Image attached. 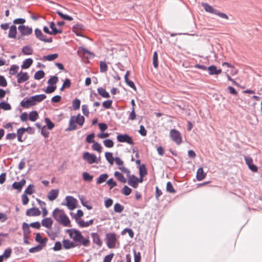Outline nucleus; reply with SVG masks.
Segmentation results:
<instances>
[{"mask_svg":"<svg viewBox=\"0 0 262 262\" xmlns=\"http://www.w3.org/2000/svg\"><path fill=\"white\" fill-rule=\"evenodd\" d=\"M52 216L59 224L64 227H71L70 220L63 210L56 208L52 212Z\"/></svg>","mask_w":262,"mask_h":262,"instance_id":"nucleus-1","label":"nucleus"},{"mask_svg":"<svg viewBox=\"0 0 262 262\" xmlns=\"http://www.w3.org/2000/svg\"><path fill=\"white\" fill-rule=\"evenodd\" d=\"M202 6L206 12L217 15L223 18H225L226 19H228V16H227V14L224 13H221L217 9H214L211 6L209 5L208 4L203 3H202Z\"/></svg>","mask_w":262,"mask_h":262,"instance_id":"nucleus-2","label":"nucleus"},{"mask_svg":"<svg viewBox=\"0 0 262 262\" xmlns=\"http://www.w3.org/2000/svg\"><path fill=\"white\" fill-rule=\"evenodd\" d=\"M66 202H62L61 204L66 206L70 210H73L76 208L78 203L77 200L72 196H67L65 198Z\"/></svg>","mask_w":262,"mask_h":262,"instance_id":"nucleus-3","label":"nucleus"},{"mask_svg":"<svg viewBox=\"0 0 262 262\" xmlns=\"http://www.w3.org/2000/svg\"><path fill=\"white\" fill-rule=\"evenodd\" d=\"M82 158L83 160L86 161L89 164L99 163L100 161V158H97L95 155L91 154L88 151L83 153Z\"/></svg>","mask_w":262,"mask_h":262,"instance_id":"nucleus-4","label":"nucleus"},{"mask_svg":"<svg viewBox=\"0 0 262 262\" xmlns=\"http://www.w3.org/2000/svg\"><path fill=\"white\" fill-rule=\"evenodd\" d=\"M106 244L108 248H114L117 241L116 235L114 233H107L105 235Z\"/></svg>","mask_w":262,"mask_h":262,"instance_id":"nucleus-5","label":"nucleus"},{"mask_svg":"<svg viewBox=\"0 0 262 262\" xmlns=\"http://www.w3.org/2000/svg\"><path fill=\"white\" fill-rule=\"evenodd\" d=\"M169 136L171 139L177 145H180L182 142V138L181 133L175 129H172L170 130Z\"/></svg>","mask_w":262,"mask_h":262,"instance_id":"nucleus-6","label":"nucleus"},{"mask_svg":"<svg viewBox=\"0 0 262 262\" xmlns=\"http://www.w3.org/2000/svg\"><path fill=\"white\" fill-rule=\"evenodd\" d=\"M117 140L119 142L126 143L129 145H134V142L132 137L128 134H119L117 136Z\"/></svg>","mask_w":262,"mask_h":262,"instance_id":"nucleus-7","label":"nucleus"},{"mask_svg":"<svg viewBox=\"0 0 262 262\" xmlns=\"http://www.w3.org/2000/svg\"><path fill=\"white\" fill-rule=\"evenodd\" d=\"M34 33L35 36L37 38H38L39 40L43 41L45 42H49L51 43L52 42V37L47 38L46 35H45L41 32V31L36 28L34 30Z\"/></svg>","mask_w":262,"mask_h":262,"instance_id":"nucleus-8","label":"nucleus"},{"mask_svg":"<svg viewBox=\"0 0 262 262\" xmlns=\"http://www.w3.org/2000/svg\"><path fill=\"white\" fill-rule=\"evenodd\" d=\"M20 105L23 108H28L31 106H34L35 103L31 99V97H30V98H25L21 101Z\"/></svg>","mask_w":262,"mask_h":262,"instance_id":"nucleus-9","label":"nucleus"},{"mask_svg":"<svg viewBox=\"0 0 262 262\" xmlns=\"http://www.w3.org/2000/svg\"><path fill=\"white\" fill-rule=\"evenodd\" d=\"M244 159L249 168L253 172H257L258 168L256 166L253 164L252 159L249 156H245Z\"/></svg>","mask_w":262,"mask_h":262,"instance_id":"nucleus-10","label":"nucleus"},{"mask_svg":"<svg viewBox=\"0 0 262 262\" xmlns=\"http://www.w3.org/2000/svg\"><path fill=\"white\" fill-rule=\"evenodd\" d=\"M18 29L23 36L29 35L32 33V28L25 25H20Z\"/></svg>","mask_w":262,"mask_h":262,"instance_id":"nucleus-11","label":"nucleus"},{"mask_svg":"<svg viewBox=\"0 0 262 262\" xmlns=\"http://www.w3.org/2000/svg\"><path fill=\"white\" fill-rule=\"evenodd\" d=\"M16 77L17 79V82L18 83H21L24 82H25L27 81L29 78V76L27 72H22L18 73L16 75Z\"/></svg>","mask_w":262,"mask_h":262,"instance_id":"nucleus-12","label":"nucleus"},{"mask_svg":"<svg viewBox=\"0 0 262 262\" xmlns=\"http://www.w3.org/2000/svg\"><path fill=\"white\" fill-rule=\"evenodd\" d=\"M70 237L72 238L74 241L77 242L80 241V239L83 238V235L79 231L75 229L73 233H70Z\"/></svg>","mask_w":262,"mask_h":262,"instance_id":"nucleus-13","label":"nucleus"},{"mask_svg":"<svg viewBox=\"0 0 262 262\" xmlns=\"http://www.w3.org/2000/svg\"><path fill=\"white\" fill-rule=\"evenodd\" d=\"M128 177V184L134 188H137L138 186V184L137 183V177L134 174H129Z\"/></svg>","mask_w":262,"mask_h":262,"instance_id":"nucleus-14","label":"nucleus"},{"mask_svg":"<svg viewBox=\"0 0 262 262\" xmlns=\"http://www.w3.org/2000/svg\"><path fill=\"white\" fill-rule=\"evenodd\" d=\"M40 214V211L37 208H31L26 211V215L29 216H36Z\"/></svg>","mask_w":262,"mask_h":262,"instance_id":"nucleus-15","label":"nucleus"},{"mask_svg":"<svg viewBox=\"0 0 262 262\" xmlns=\"http://www.w3.org/2000/svg\"><path fill=\"white\" fill-rule=\"evenodd\" d=\"M58 193L59 190L58 189H52L49 192L48 194V199L50 201H53L57 198Z\"/></svg>","mask_w":262,"mask_h":262,"instance_id":"nucleus-16","label":"nucleus"},{"mask_svg":"<svg viewBox=\"0 0 262 262\" xmlns=\"http://www.w3.org/2000/svg\"><path fill=\"white\" fill-rule=\"evenodd\" d=\"M209 71V74L210 75H219L222 73L221 69H217L216 67L215 66H210L207 69Z\"/></svg>","mask_w":262,"mask_h":262,"instance_id":"nucleus-17","label":"nucleus"},{"mask_svg":"<svg viewBox=\"0 0 262 262\" xmlns=\"http://www.w3.org/2000/svg\"><path fill=\"white\" fill-rule=\"evenodd\" d=\"M47 240L48 239L47 238H42L39 233H37L36 234L35 237V241L37 243H39L38 245H41V247H44L46 245Z\"/></svg>","mask_w":262,"mask_h":262,"instance_id":"nucleus-18","label":"nucleus"},{"mask_svg":"<svg viewBox=\"0 0 262 262\" xmlns=\"http://www.w3.org/2000/svg\"><path fill=\"white\" fill-rule=\"evenodd\" d=\"M26 184V180L25 179L21 180L19 182H15L12 184V187L14 189H16L20 191L22 187L25 185Z\"/></svg>","mask_w":262,"mask_h":262,"instance_id":"nucleus-19","label":"nucleus"},{"mask_svg":"<svg viewBox=\"0 0 262 262\" xmlns=\"http://www.w3.org/2000/svg\"><path fill=\"white\" fill-rule=\"evenodd\" d=\"M12 250L10 248L6 249L4 253L0 255V262H3L4 260H6L10 256Z\"/></svg>","mask_w":262,"mask_h":262,"instance_id":"nucleus-20","label":"nucleus"},{"mask_svg":"<svg viewBox=\"0 0 262 262\" xmlns=\"http://www.w3.org/2000/svg\"><path fill=\"white\" fill-rule=\"evenodd\" d=\"M91 236L93 238V242L99 247L102 245V242L100 238L99 235L97 233H92Z\"/></svg>","mask_w":262,"mask_h":262,"instance_id":"nucleus-21","label":"nucleus"},{"mask_svg":"<svg viewBox=\"0 0 262 262\" xmlns=\"http://www.w3.org/2000/svg\"><path fill=\"white\" fill-rule=\"evenodd\" d=\"M53 220L50 217H47L43 219L41 221V224L43 227L50 229L53 225Z\"/></svg>","mask_w":262,"mask_h":262,"instance_id":"nucleus-22","label":"nucleus"},{"mask_svg":"<svg viewBox=\"0 0 262 262\" xmlns=\"http://www.w3.org/2000/svg\"><path fill=\"white\" fill-rule=\"evenodd\" d=\"M30 227H31L30 226V224L29 225L28 224L25 222L23 223L22 225V229L23 231V234L25 238L26 237V236H28L31 233Z\"/></svg>","mask_w":262,"mask_h":262,"instance_id":"nucleus-23","label":"nucleus"},{"mask_svg":"<svg viewBox=\"0 0 262 262\" xmlns=\"http://www.w3.org/2000/svg\"><path fill=\"white\" fill-rule=\"evenodd\" d=\"M206 173L204 172L203 168H199L196 172V178L198 181H202L205 178Z\"/></svg>","mask_w":262,"mask_h":262,"instance_id":"nucleus-24","label":"nucleus"},{"mask_svg":"<svg viewBox=\"0 0 262 262\" xmlns=\"http://www.w3.org/2000/svg\"><path fill=\"white\" fill-rule=\"evenodd\" d=\"M46 95L45 94H40L31 96V99L33 100L36 105L37 102H40L46 98Z\"/></svg>","mask_w":262,"mask_h":262,"instance_id":"nucleus-25","label":"nucleus"},{"mask_svg":"<svg viewBox=\"0 0 262 262\" xmlns=\"http://www.w3.org/2000/svg\"><path fill=\"white\" fill-rule=\"evenodd\" d=\"M71 117H73L74 118V121L80 126H82L83 124L85 119L83 116H81L79 114L76 116H72Z\"/></svg>","mask_w":262,"mask_h":262,"instance_id":"nucleus-26","label":"nucleus"},{"mask_svg":"<svg viewBox=\"0 0 262 262\" xmlns=\"http://www.w3.org/2000/svg\"><path fill=\"white\" fill-rule=\"evenodd\" d=\"M77 54L79 56H86V54H89L91 55H93V53H92L90 51L86 50V49L82 47H80L78 48V51H77Z\"/></svg>","mask_w":262,"mask_h":262,"instance_id":"nucleus-27","label":"nucleus"},{"mask_svg":"<svg viewBox=\"0 0 262 262\" xmlns=\"http://www.w3.org/2000/svg\"><path fill=\"white\" fill-rule=\"evenodd\" d=\"M74 118L73 117H71L69 124L68 127L66 129V131H72L76 129L77 126L76 125V122L74 120Z\"/></svg>","mask_w":262,"mask_h":262,"instance_id":"nucleus-28","label":"nucleus"},{"mask_svg":"<svg viewBox=\"0 0 262 262\" xmlns=\"http://www.w3.org/2000/svg\"><path fill=\"white\" fill-rule=\"evenodd\" d=\"M17 33V28L14 25H12L9 30L8 37L11 38H14L16 37V34Z\"/></svg>","mask_w":262,"mask_h":262,"instance_id":"nucleus-29","label":"nucleus"},{"mask_svg":"<svg viewBox=\"0 0 262 262\" xmlns=\"http://www.w3.org/2000/svg\"><path fill=\"white\" fill-rule=\"evenodd\" d=\"M129 75V72L128 71H126V74L124 76V79H125V82L126 83V84L130 88H133V89L134 90H136V86L134 83V82L131 81V80H129L128 79V75Z\"/></svg>","mask_w":262,"mask_h":262,"instance_id":"nucleus-30","label":"nucleus"},{"mask_svg":"<svg viewBox=\"0 0 262 262\" xmlns=\"http://www.w3.org/2000/svg\"><path fill=\"white\" fill-rule=\"evenodd\" d=\"M98 94L102 97L108 98H110V95L109 93L105 91L104 89L102 87H99L97 89Z\"/></svg>","mask_w":262,"mask_h":262,"instance_id":"nucleus-31","label":"nucleus"},{"mask_svg":"<svg viewBox=\"0 0 262 262\" xmlns=\"http://www.w3.org/2000/svg\"><path fill=\"white\" fill-rule=\"evenodd\" d=\"M33 59L32 58H28L25 59L23 63V64L21 66V67L23 69H28L32 64Z\"/></svg>","mask_w":262,"mask_h":262,"instance_id":"nucleus-32","label":"nucleus"},{"mask_svg":"<svg viewBox=\"0 0 262 262\" xmlns=\"http://www.w3.org/2000/svg\"><path fill=\"white\" fill-rule=\"evenodd\" d=\"M33 50L29 46H26L22 48L21 52L24 55H29L33 53Z\"/></svg>","mask_w":262,"mask_h":262,"instance_id":"nucleus-33","label":"nucleus"},{"mask_svg":"<svg viewBox=\"0 0 262 262\" xmlns=\"http://www.w3.org/2000/svg\"><path fill=\"white\" fill-rule=\"evenodd\" d=\"M63 246L66 249H69L75 247L74 244L69 240L64 239L63 241Z\"/></svg>","mask_w":262,"mask_h":262,"instance_id":"nucleus-34","label":"nucleus"},{"mask_svg":"<svg viewBox=\"0 0 262 262\" xmlns=\"http://www.w3.org/2000/svg\"><path fill=\"white\" fill-rule=\"evenodd\" d=\"M25 128L21 127L17 129L16 136H17V140L19 142H23L24 140L22 139V137L25 133Z\"/></svg>","mask_w":262,"mask_h":262,"instance_id":"nucleus-35","label":"nucleus"},{"mask_svg":"<svg viewBox=\"0 0 262 262\" xmlns=\"http://www.w3.org/2000/svg\"><path fill=\"white\" fill-rule=\"evenodd\" d=\"M114 176L117 179V180H118L121 183H125L126 182V179L121 173L118 171H115L114 173Z\"/></svg>","mask_w":262,"mask_h":262,"instance_id":"nucleus-36","label":"nucleus"},{"mask_svg":"<svg viewBox=\"0 0 262 262\" xmlns=\"http://www.w3.org/2000/svg\"><path fill=\"white\" fill-rule=\"evenodd\" d=\"M105 157L108 162L111 165H113L115 160V158H114L113 156V154L110 152H106L105 153Z\"/></svg>","mask_w":262,"mask_h":262,"instance_id":"nucleus-37","label":"nucleus"},{"mask_svg":"<svg viewBox=\"0 0 262 262\" xmlns=\"http://www.w3.org/2000/svg\"><path fill=\"white\" fill-rule=\"evenodd\" d=\"M38 117V113L35 111L31 112L29 115V119L32 122L35 121Z\"/></svg>","mask_w":262,"mask_h":262,"instance_id":"nucleus-38","label":"nucleus"},{"mask_svg":"<svg viewBox=\"0 0 262 262\" xmlns=\"http://www.w3.org/2000/svg\"><path fill=\"white\" fill-rule=\"evenodd\" d=\"M108 176L107 173H103L100 174L97 179V184H100L104 182L108 178Z\"/></svg>","mask_w":262,"mask_h":262,"instance_id":"nucleus-39","label":"nucleus"},{"mask_svg":"<svg viewBox=\"0 0 262 262\" xmlns=\"http://www.w3.org/2000/svg\"><path fill=\"white\" fill-rule=\"evenodd\" d=\"M56 13L63 19L69 20V21H72L73 19V17H72L71 16H69L68 15H67V14H64L62 13L60 11H57Z\"/></svg>","mask_w":262,"mask_h":262,"instance_id":"nucleus-40","label":"nucleus"},{"mask_svg":"<svg viewBox=\"0 0 262 262\" xmlns=\"http://www.w3.org/2000/svg\"><path fill=\"white\" fill-rule=\"evenodd\" d=\"M72 106L74 110H77L80 108V100L79 99H75L72 101Z\"/></svg>","mask_w":262,"mask_h":262,"instance_id":"nucleus-41","label":"nucleus"},{"mask_svg":"<svg viewBox=\"0 0 262 262\" xmlns=\"http://www.w3.org/2000/svg\"><path fill=\"white\" fill-rule=\"evenodd\" d=\"M76 222L80 227H87L89 226V224H87L86 222H84L81 219L76 217Z\"/></svg>","mask_w":262,"mask_h":262,"instance_id":"nucleus-42","label":"nucleus"},{"mask_svg":"<svg viewBox=\"0 0 262 262\" xmlns=\"http://www.w3.org/2000/svg\"><path fill=\"white\" fill-rule=\"evenodd\" d=\"M58 57V55L56 53L44 56L43 59L48 61H52L56 59Z\"/></svg>","mask_w":262,"mask_h":262,"instance_id":"nucleus-43","label":"nucleus"},{"mask_svg":"<svg viewBox=\"0 0 262 262\" xmlns=\"http://www.w3.org/2000/svg\"><path fill=\"white\" fill-rule=\"evenodd\" d=\"M82 178L85 181L91 182L93 180V176L87 172H84L82 173Z\"/></svg>","mask_w":262,"mask_h":262,"instance_id":"nucleus-44","label":"nucleus"},{"mask_svg":"<svg viewBox=\"0 0 262 262\" xmlns=\"http://www.w3.org/2000/svg\"><path fill=\"white\" fill-rule=\"evenodd\" d=\"M45 76V73L42 70H39L35 73L34 75V78L36 80H40L41 78H43Z\"/></svg>","mask_w":262,"mask_h":262,"instance_id":"nucleus-45","label":"nucleus"},{"mask_svg":"<svg viewBox=\"0 0 262 262\" xmlns=\"http://www.w3.org/2000/svg\"><path fill=\"white\" fill-rule=\"evenodd\" d=\"M147 174V171L145 165H142L139 168V174L140 177H144Z\"/></svg>","mask_w":262,"mask_h":262,"instance_id":"nucleus-46","label":"nucleus"},{"mask_svg":"<svg viewBox=\"0 0 262 262\" xmlns=\"http://www.w3.org/2000/svg\"><path fill=\"white\" fill-rule=\"evenodd\" d=\"M107 70V66L105 61H101L100 62V71L101 73L105 72Z\"/></svg>","mask_w":262,"mask_h":262,"instance_id":"nucleus-47","label":"nucleus"},{"mask_svg":"<svg viewBox=\"0 0 262 262\" xmlns=\"http://www.w3.org/2000/svg\"><path fill=\"white\" fill-rule=\"evenodd\" d=\"M132 189L128 187L127 186L125 185L121 190V192L125 195H128L132 192Z\"/></svg>","mask_w":262,"mask_h":262,"instance_id":"nucleus-48","label":"nucleus"},{"mask_svg":"<svg viewBox=\"0 0 262 262\" xmlns=\"http://www.w3.org/2000/svg\"><path fill=\"white\" fill-rule=\"evenodd\" d=\"M58 78L56 76H53L48 80V83L50 85L55 84L58 81Z\"/></svg>","mask_w":262,"mask_h":262,"instance_id":"nucleus-49","label":"nucleus"},{"mask_svg":"<svg viewBox=\"0 0 262 262\" xmlns=\"http://www.w3.org/2000/svg\"><path fill=\"white\" fill-rule=\"evenodd\" d=\"M2 108L4 110L8 111L11 108L10 104L5 102H2L0 103V108Z\"/></svg>","mask_w":262,"mask_h":262,"instance_id":"nucleus-50","label":"nucleus"},{"mask_svg":"<svg viewBox=\"0 0 262 262\" xmlns=\"http://www.w3.org/2000/svg\"><path fill=\"white\" fill-rule=\"evenodd\" d=\"M124 207L120 204L116 203L114 205V211L117 213H121L123 211Z\"/></svg>","mask_w":262,"mask_h":262,"instance_id":"nucleus-51","label":"nucleus"},{"mask_svg":"<svg viewBox=\"0 0 262 262\" xmlns=\"http://www.w3.org/2000/svg\"><path fill=\"white\" fill-rule=\"evenodd\" d=\"M153 65H154V67L155 68H157L158 67V66H159V63H158V54H157V52L156 51H155L154 53V55H153Z\"/></svg>","mask_w":262,"mask_h":262,"instance_id":"nucleus-52","label":"nucleus"},{"mask_svg":"<svg viewBox=\"0 0 262 262\" xmlns=\"http://www.w3.org/2000/svg\"><path fill=\"white\" fill-rule=\"evenodd\" d=\"M93 144L92 145L93 149L94 150H96L97 151H98L99 152H101L102 147H101L100 144H99V143L96 142L95 141H94V142H93Z\"/></svg>","mask_w":262,"mask_h":262,"instance_id":"nucleus-53","label":"nucleus"},{"mask_svg":"<svg viewBox=\"0 0 262 262\" xmlns=\"http://www.w3.org/2000/svg\"><path fill=\"white\" fill-rule=\"evenodd\" d=\"M19 69V67L17 65H12L10 69L9 74L12 75H15L17 72V70Z\"/></svg>","mask_w":262,"mask_h":262,"instance_id":"nucleus-54","label":"nucleus"},{"mask_svg":"<svg viewBox=\"0 0 262 262\" xmlns=\"http://www.w3.org/2000/svg\"><path fill=\"white\" fill-rule=\"evenodd\" d=\"M45 121L47 124V127L49 129L51 130L54 127V124L48 118L45 119Z\"/></svg>","mask_w":262,"mask_h":262,"instance_id":"nucleus-55","label":"nucleus"},{"mask_svg":"<svg viewBox=\"0 0 262 262\" xmlns=\"http://www.w3.org/2000/svg\"><path fill=\"white\" fill-rule=\"evenodd\" d=\"M166 190L170 193L176 192V190H174L173 185L170 182H168L167 183Z\"/></svg>","mask_w":262,"mask_h":262,"instance_id":"nucleus-56","label":"nucleus"},{"mask_svg":"<svg viewBox=\"0 0 262 262\" xmlns=\"http://www.w3.org/2000/svg\"><path fill=\"white\" fill-rule=\"evenodd\" d=\"M104 146L108 148L112 147L114 146V142L111 139H106L103 141Z\"/></svg>","mask_w":262,"mask_h":262,"instance_id":"nucleus-57","label":"nucleus"},{"mask_svg":"<svg viewBox=\"0 0 262 262\" xmlns=\"http://www.w3.org/2000/svg\"><path fill=\"white\" fill-rule=\"evenodd\" d=\"M113 103V101L111 100H107L106 101H104L102 103V106L104 108L106 109L110 108L111 107L112 104Z\"/></svg>","mask_w":262,"mask_h":262,"instance_id":"nucleus-58","label":"nucleus"},{"mask_svg":"<svg viewBox=\"0 0 262 262\" xmlns=\"http://www.w3.org/2000/svg\"><path fill=\"white\" fill-rule=\"evenodd\" d=\"M56 89V86L55 85H49L47 86L45 92L47 94H51L54 92Z\"/></svg>","mask_w":262,"mask_h":262,"instance_id":"nucleus-59","label":"nucleus"},{"mask_svg":"<svg viewBox=\"0 0 262 262\" xmlns=\"http://www.w3.org/2000/svg\"><path fill=\"white\" fill-rule=\"evenodd\" d=\"M43 247H41V245H37L36 247H32L29 249V252L30 253H34L36 252H38L41 251Z\"/></svg>","mask_w":262,"mask_h":262,"instance_id":"nucleus-60","label":"nucleus"},{"mask_svg":"<svg viewBox=\"0 0 262 262\" xmlns=\"http://www.w3.org/2000/svg\"><path fill=\"white\" fill-rule=\"evenodd\" d=\"M81 110H82L83 114L85 116H89V111L88 106L87 105L83 104L82 105V106H81Z\"/></svg>","mask_w":262,"mask_h":262,"instance_id":"nucleus-61","label":"nucleus"},{"mask_svg":"<svg viewBox=\"0 0 262 262\" xmlns=\"http://www.w3.org/2000/svg\"><path fill=\"white\" fill-rule=\"evenodd\" d=\"M33 187L34 186L33 185H29L26 189L25 193L29 195L32 194L33 193Z\"/></svg>","mask_w":262,"mask_h":262,"instance_id":"nucleus-62","label":"nucleus"},{"mask_svg":"<svg viewBox=\"0 0 262 262\" xmlns=\"http://www.w3.org/2000/svg\"><path fill=\"white\" fill-rule=\"evenodd\" d=\"M95 137V134L92 133L89 134L86 138V141L88 143H91L94 142V138Z\"/></svg>","mask_w":262,"mask_h":262,"instance_id":"nucleus-63","label":"nucleus"},{"mask_svg":"<svg viewBox=\"0 0 262 262\" xmlns=\"http://www.w3.org/2000/svg\"><path fill=\"white\" fill-rule=\"evenodd\" d=\"M62 244L60 242H56L55 243V245L54 247L53 248V249L54 251H59L62 248Z\"/></svg>","mask_w":262,"mask_h":262,"instance_id":"nucleus-64","label":"nucleus"}]
</instances>
